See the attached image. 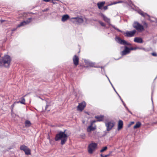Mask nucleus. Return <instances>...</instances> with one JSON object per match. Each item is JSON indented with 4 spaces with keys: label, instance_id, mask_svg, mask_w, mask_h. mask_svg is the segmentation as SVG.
<instances>
[{
    "label": "nucleus",
    "instance_id": "obj_1",
    "mask_svg": "<svg viewBox=\"0 0 157 157\" xmlns=\"http://www.w3.org/2000/svg\"><path fill=\"white\" fill-rule=\"evenodd\" d=\"M65 130L64 132L60 131L56 135L55 140L56 141H58L61 140V144L63 145L65 144L67 140L68 136L67 134L65 133Z\"/></svg>",
    "mask_w": 157,
    "mask_h": 157
},
{
    "label": "nucleus",
    "instance_id": "obj_2",
    "mask_svg": "<svg viewBox=\"0 0 157 157\" xmlns=\"http://www.w3.org/2000/svg\"><path fill=\"white\" fill-rule=\"evenodd\" d=\"M11 61L10 57L8 55H5L0 59V67H8Z\"/></svg>",
    "mask_w": 157,
    "mask_h": 157
},
{
    "label": "nucleus",
    "instance_id": "obj_3",
    "mask_svg": "<svg viewBox=\"0 0 157 157\" xmlns=\"http://www.w3.org/2000/svg\"><path fill=\"white\" fill-rule=\"evenodd\" d=\"M100 15L102 17L103 20L105 22H107L109 25L111 26L114 29L117 30V31L121 33L122 32V31L120 30L117 27H115V26H114V25H113L111 24L110 20L109 18L107 17H106L104 14L102 13H101Z\"/></svg>",
    "mask_w": 157,
    "mask_h": 157
},
{
    "label": "nucleus",
    "instance_id": "obj_4",
    "mask_svg": "<svg viewBox=\"0 0 157 157\" xmlns=\"http://www.w3.org/2000/svg\"><path fill=\"white\" fill-rule=\"evenodd\" d=\"M132 26L139 32H142L144 29L143 26L137 21H135Z\"/></svg>",
    "mask_w": 157,
    "mask_h": 157
},
{
    "label": "nucleus",
    "instance_id": "obj_5",
    "mask_svg": "<svg viewBox=\"0 0 157 157\" xmlns=\"http://www.w3.org/2000/svg\"><path fill=\"white\" fill-rule=\"evenodd\" d=\"M97 146V143L92 142L88 146V150L90 154H92Z\"/></svg>",
    "mask_w": 157,
    "mask_h": 157
},
{
    "label": "nucleus",
    "instance_id": "obj_6",
    "mask_svg": "<svg viewBox=\"0 0 157 157\" xmlns=\"http://www.w3.org/2000/svg\"><path fill=\"white\" fill-rule=\"evenodd\" d=\"M115 40L118 43L124 45H131V44L128 42L127 41L121 39L119 37H116Z\"/></svg>",
    "mask_w": 157,
    "mask_h": 157
},
{
    "label": "nucleus",
    "instance_id": "obj_7",
    "mask_svg": "<svg viewBox=\"0 0 157 157\" xmlns=\"http://www.w3.org/2000/svg\"><path fill=\"white\" fill-rule=\"evenodd\" d=\"M106 126V130L109 131L111 130L115 125V123L113 121H110L106 123L105 124Z\"/></svg>",
    "mask_w": 157,
    "mask_h": 157
},
{
    "label": "nucleus",
    "instance_id": "obj_8",
    "mask_svg": "<svg viewBox=\"0 0 157 157\" xmlns=\"http://www.w3.org/2000/svg\"><path fill=\"white\" fill-rule=\"evenodd\" d=\"M20 149L21 150L23 151L27 155H28L31 154L30 150L27 146L25 145H21L20 147Z\"/></svg>",
    "mask_w": 157,
    "mask_h": 157
},
{
    "label": "nucleus",
    "instance_id": "obj_9",
    "mask_svg": "<svg viewBox=\"0 0 157 157\" xmlns=\"http://www.w3.org/2000/svg\"><path fill=\"white\" fill-rule=\"evenodd\" d=\"M32 20V18H29L26 21H25L21 22L18 25L17 28L20 27L25 25H26L30 23Z\"/></svg>",
    "mask_w": 157,
    "mask_h": 157
},
{
    "label": "nucleus",
    "instance_id": "obj_10",
    "mask_svg": "<svg viewBox=\"0 0 157 157\" xmlns=\"http://www.w3.org/2000/svg\"><path fill=\"white\" fill-rule=\"evenodd\" d=\"M129 48L126 46L124 47V49L121 52V55L123 56L129 54L130 53Z\"/></svg>",
    "mask_w": 157,
    "mask_h": 157
},
{
    "label": "nucleus",
    "instance_id": "obj_11",
    "mask_svg": "<svg viewBox=\"0 0 157 157\" xmlns=\"http://www.w3.org/2000/svg\"><path fill=\"white\" fill-rule=\"evenodd\" d=\"M86 106V103L84 101L79 103L77 107V110L81 111L84 109Z\"/></svg>",
    "mask_w": 157,
    "mask_h": 157
},
{
    "label": "nucleus",
    "instance_id": "obj_12",
    "mask_svg": "<svg viewBox=\"0 0 157 157\" xmlns=\"http://www.w3.org/2000/svg\"><path fill=\"white\" fill-rule=\"evenodd\" d=\"M93 123H91L90 124L87 128V131L89 133V135L91 136L90 134V133L91 131H93L96 129L95 126L93 127Z\"/></svg>",
    "mask_w": 157,
    "mask_h": 157
},
{
    "label": "nucleus",
    "instance_id": "obj_13",
    "mask_svg": "<svg viewBox=\"0 0 157 157\" xmlns=\"http://www.w3.org/2000/svg\"><path fill=\"white\" fill-rule=\"evenodd\" d=\"M136 32V30H133L132 31H127L125 33V36L128 37H131L134 36V34Z\"/></svg>",
    "mask_w": 157,
    "mask_h": 157
},
{
    "label": "nucleus",
    "instance_id": "obj_14",
    "mask_svg": "<svg viewBox=\"0 0 157 157\" xmlns=\"http://www.w3.org/2000/svg\"><path fill=\"white\" fill-rule=\"evenodd\" d=\"M73 60L75 65L77 66L78 64L79 58L76 55H75L73 58Z\"/></svg>",
    "mask_w": 157,
    "mask_h": 157
},
{
    "label": "nucleus",
    "instance_id": "obj_15",
    "mask_svg": "<svg viewBox=\"0 0 157 157\" xmlns=\"http://www.w3.org/2000/svg\"><path fill=\"white\" fill-rule=\"evenodd\" d=\"M84 62L88 66V67H96L94 66L95 63H93L88 60L85 59L84 60Z\"/></svg>",
    "mask_w": 157,
    "mask_h": 157
},
{
    "label": "nucleus",
    "instance_id": "obj_16",
    "mask_svg": "<svg viewBox=\"0 0 157 157\" xmlns=\"http://www.w3.org/2000/svg\"><path fill=\"white\" fill-rule=\"evenodd\" d=\"M138 13L141 15L142 16L144 17H146L147 16L148 17H150V16L149 15L147 14V13H144L143 11H142L140 10H139L137 11Z\"/></svg>",
    "mask_w": 157,
    "mask_h": 157
},
{
    "label": "nucleus",
    "instance_id": "obj_17",
    "mask_svg": "<svg viewBox=\"0 0 157 157\" xmlns=\"http://www.w3.org/2000/svg\"><path fill=\"white\" fill-rule=\"evenodd\" d=\"M134 41L139 43H142L143 42V41L141 38L138 37H135L134 38Z\"/></svg>",
    "mask_w": 157,
    "mask_h": 157
},
{
    "label": "nucleus",
    "instance_id": "obj_18",
    "mask_svg": "<svg viewBox=\"0 0 157 157\" xmlns=\"http://www.w3.org/2000/svg\"><path fill=\"white\" fill-rule=\"evenodd\" d=\"M123 122L122 121L120 120L118 122L117 129L119 130L123 127Z\"/></svg>",
    "mask_w": 157,
    "mask_h": 157
},
{
    "label": "nucleus",
    "instance_id": "obj_19",
    "mask_svg": "<svg viewBox=\"0 0 157 157\" xmlns=\"http://www.w3.org/2000/svg\"><path fill=\"white\" fill-rule=\"evenodd\" d=\"M95 118L98 121H102L103 120L104 116L101 115L100 116H95Z\"/></svg>",
    "mask_w": 157,
    "mask_h": 157
},
{
    "label": "nucleus",
    "instance_id": "obj_20",
    "mask_svg": "<svg viewBox=\"0 0 157 157\" xmlns=\"http://www.w3.org/2000/svg\"><path fill=\"white\" fill-rule=\"evenodd\" d=\"M105 2H98L97 3V6L98 8L99 9H101L102 7L103 6Z\"/></svg>",
    "mask_w": 157,
    "mask_h": 157
},
{
    "label": "nucleus",
    "instance_id": "obj_21",
    "mask_svg": "<svg viewBox=\"0 0 157 157\" xmlns=\"http://www.w3.org/2000/svg\"><path fill=\"white\" fill-rule=\"evenodd\" d=\"M69 17L68 15H64L62 17V21L63 22H64L67 21L69 18Z\"/></svg>",
    "mask_w": 157,
    "mask_h": 157
},
{
    "label": "nucleus",
    "instance_id": "obj_22",
    "mask_svg": "<svg viewBox=\"0 0 157 157\" xmlns=\"http://www.w3.org/2000/svg\"><path fill=\"white\" fill-rule=\"evenodd\" d=\"M74 19H76L77 21L79 23H82L83 21V20L80 17H74Z\"/></svg>",
    "mask_w": 157,
    "mask_h": 157
},
{
    "label": "nucleus",
    "instance_id": "obj_23",
    "mask_svg": "<svg viewBox=\"0 0 157 157\" xmlns=\"http://www.w3.org/2000/svg\"><path fill=\"white\" fill-rule=\"evenodd\" d=\"M141 124L140 122H136V125L134 126L133 128L134 129L137 128H139L141 125Z\"/></svg>",
    "mask_w": 157,
    "mask_h": 157
},
{
    "label": "nucleus",
    "instance_id": "obj_24",
    "mask_svg": "<svg viewBox=\"0 0 157 157\" xmlns=\"http://www.w3.org/2000/svg\"><path fill=\"white\" fill-rule=\"evenodd\" d=\"M25 125L26 127H29L31 126V123L29 120H26L25 121Z\"/></svg>",
    "mask_w": 157,
    "mask_h": 157
},
{
    "label": "nucleus",
    "instance_id": "obj_25",
    "mask_svg": "<svg viewBox=\"0 0 157 157\" xmlns=\"http://www.w3.org/2000/svg\"><path fill=\"white\" fill-rule=\"evenodd\" d=\"M25 100L24 97H22L21 98V101H19L17 102V103H20L22 104H25Z\"/></svg>",
    "mask_w": 157,
    "mask_h": 157
},
{
    "label": "nucleus",
    "instance_id": "obj_26",
    "mask_svg": "<svg viewBox=\"0 0 157 157\" xmlns=\"http://www.w3.org/2000/svg\"><path fill=\"white\" fill-rule=\"evenodd\" d=\"M98 22L102 26L106 27V24L105 23L101 21H99Z\"/></svg>",
    "mask_w": 157,
    "mask_h": 157
},
{
    "label": "nucleus",
    "instance_id": "obj_27",
    "mask_svg": "<svg viewBox=\"0 0 157 157\" xmlns=\"http://www.w3.org/2000/svg\"><path fill=\"white\" fill-rule=\"evenodd\" d=\"M107 149V147L105 146L104 147H103L102 149H101L100 151L101 152H102L105 151Z\"/></svg>",
    "mask_w": 157,
    "mask_h": 157
},
{
    "label": "nucleus",
    "instance_id": "obj_28",
    "mask_svg": "<svg viewBox=\"0 0 157 157\" xmlns=\"http://www.w3.org/2000/svg\"><path fill=\"white\" fill-rule=\"evenodd\" d=\"M137 48H136V47H134V48H133V47H131L130 48H129V50H130V51L131 50H136V49H137Z\"/></svg>",
    "mask_w": 157,
    "mask_h": 157
},
{
    "label": "nucleus",
    "instance_id": "obj_29",
    "mask_svg": "<svg viewBox=\"0 0 157 157\" xmlns=\"http://www.w3.org/2000/svg\"><path fill=\"white\" fill-rule=\"evenodd\" d=\"M109 155V154L105 155L104 156H103L102 154L100 155L101 157H107Z\"/></svg>",
    "mask_w": 157,
    "mask_h": 157
},
{
    "label": "nucleus",
    "instance_id": "obj_30",
    "mask_svg": "<svg viewBox=\"0 0 157 157\" xmlns=\"http://www.w3.org/2000/svg\"><path fill=\"white\" fill-rule=\"evenodd\" d=\"M55 1H59V0H52L51 2L53 4H55L56 3V2H55Z\"/></svg>",
    "mask_w": 157,
    "mask_h": 157
},
{
    "label": "nucleus",
    "instance_id": "obj_31",
    "mask_svg": "<svg viewBox=\"0 0 157 157\" xmlns=\"http://www.w3.org/2000/svg\"><path fill=\"white\" fill-rule=\"evenodd\" d=\"M49 10V9L48 8H46V9H44V10H42V11L43 12H46V11H48V10Z\"/></svg>",
    "mask_w": 157,
    "mask_h": 157
},
{
    "label": "nucleus",
    "instance_id": "obj_32",
    "mask_svg": "<svg viewBox=\"0 0 157 157\" xmlns=\"http://www.w3.org/2000/svg\"><path fill=\"white\" fill-rule=\"evenodd\" d=\"M122 2H123L121 1H118V2H115L113 4H116L117 3H122Z\"/></svg>",
    "mask_w": 157,
    "mask_h": 157
},
{
    "label": "nucleus",
    "instance_id": "obj_33",
    "mask_svg": "<svg viewBox=\"0 0 157 157\" xmlns=\"http://www.w3.org/2000/svg\"><path fill=\"white\" fill-rule=\"evenodd\" d=\"M108 9V6H105L104 7L103 9L104 10H105Z\"/></svg>",
    "mask_w": 157,
    "mask_h": 157
},
{
    "label": "nucleus",
    "instance_id": "obj_34",
    "mask_svg": "<svg viewBox=\"0 0 157 157\" xmlns=\"http://www.w3.org/2000/svg\"><path fill=\"white\" fill-rule=\"evenodd\" d=\"M152 55L154 56H157V55L156 53L153 52L151 54Z\"/></svg>",
    "mask_w": 157,
    "mask_h": 157
},
{
    "label": "nucleus",
    "instance_id": "obj_35",
    "mask_svg": "<svg viewBox=\"0 0 157 157\" xmlns=\"http://www.w3.org/2000/svg\"><path fill=\"white\" fill-rule=\"evenodd\" d=\"M134 123V122L133 121L131 122L128 125V126L130 127L131 125Z\"/></svg>",
    "mask_w": 157,
    "mask_h": 157
},
{
    "label": "nucleus",
    "instance_id": "obj_36",
    "mask_svg": "<svg viewBox=\"0 0 157 157\" xmlns=\"http://www.w3.org/2000/svg\"><path fill=\"white\" fill-rule=\"evenodd\" d=\"M49 106V105L48 103H47L46 104V105L45 107V109L47 110V109L48 108V107Z\"/></svg>",
    "mask_w": 157,
    "mask_h": 157
},
{
    "label": "nucleus",
    "instance_id": "obj_37",
    "mask_svg": "<svg viewBox=\"0 0 157 157\" xmlns=\"http://www.w3.org/2000/svg\"><path fill=\"white\" fill-rule=\"evenodd\" d=\"M118 96L119 97L121 100V101L122 102H124V101H123V100H122V98H121V97H120V96L119 95H118Z\"/></svg>",
    "mask_w": 157,
    "mask_h": 157
},
{
    "label": "nucleus",
    "instance_id": "obj_38",
    "mask_svg": "<svg viewBox=\"0 0 157 157\" xmlns=\"http://www.w3.org/2000/svg\"><path fill=\"white\" fill-rule=\"evenodd\" d=\"M43 1L46 2H49L50 0H43Z\"/></svg>",
    "mask_w": 157,
    "mask_h": 157
},
{
    "label": "nucleus",
    "instance_id": "obj_39",
    "mask_svg": "<svg viewBox=\"0 0 157 157\" xmlns=\"http://www.w3.org/2000/svg\"><path fill=\"white\" fill-rule=\"evenodd\" d=\"M17 29V28H16V29H12V32L16 30ZM13 33V32L12 33Z\"/></svg>",
    "mask_w": 157,
    "mask_h": 157
},
{
    "label": "nucleus",
    "instance_id": "obj_40",
    "mask_svg": "<svg viewBox=\"0 0 157 157\" xmlns=\"http://www.w3.org/2000/svg\"><path fill=\"white\" fill-rule=\"evenodd\" d=\"M153 94V92L152 91V94H151V101H152V103H153V101L152 98Z\"/></svg>",
    "mask_w": 157,
    "mask_h": 157
},
{
    "label": "nucleus",
    "instance_id": "obj_41",
    "mask_svg": "<svg viewBox=\"0 0 157 157\" xmlns=\"http://www.w3.org/2000/svg\"><path fill=\"white\" fill-rule=\"evenodd\" d=\"M5 21V20H0V22H1V23H3Z\"/></svg>",
    "mask_w": 157,
    "mask_h": 157
},
{
    "label": "nucleus",
    "instance_id": "obj_42",
    "mask_svg": "<svg viewBox=\"0 0 157 157\" xmlns=\"http://www.w3.org/2000/svg\"><path fill=\"white\" fill-rule=\"evenodd\" d=\"M106 77H107V78H108V80H109V82L110 83V84H111V83H111V82H110V80L109 79V78L108 77V76H107L106 75Z\"/></svg>",
    "mask_w": 157,
    "mask_h": 157
},
{
    "label": "nucleus",
    "instance_id": "obj_43",
    "mask_svg": "<svg viewBox=\"0 0 157 157\" xmlns=\"http://www.w3.org/2000/svg\"><path fill=\"white\" fill-rule=\"evenodd\" d=\"M111 85L112 87H113V88L114 91H116V90L115 89V88H114V87L113 86V84H112V83H111Z\"/></svg>",
    "mask_w": 157,
    "mask_h": 157
},
{
    "label": "nucleus",
    "instance_id": "obj_44",
    "mask_svg": "<svg viewBox=\"0 0 157 157\" xmlns=\"http://www.w3.org/2000/svg\"><path fill=\"white\" fill-rule=\"evenodd\" d=\"M122 103H123V104L124 105V107H126V104H125V103H124V102H122Z\"/></svg>",
    "mask_w": 157,
    "mask_h": 157
},
{
    "label": "nucleus",
    "instance_id": "obj_45",
    "mask_svg": "<svg viewBox=\"0 0 157 157\" xmlns=\"http://www.w3.org/2000/svg\"><path fill=\"white\" fill-rule=\"evenodd\" d=\"M125 107V108H126V109L128 111H129V109H128V107H127V106H126V107Z\"/></svg>",
    "mask_w": 157,
    "mask_h": 157
},
{
    "label": "nucleus",
    "instance_id": "obj_46",
    "mask_svg": "<svg viewBox=\"0 0 157 157\" xmlns=\"http://www.w3.org/2000/svg\"><path fill=\"white\" fill-rule=\"evenodd\" d=\"M141 49H142L143 50H144V51H145V50H146V49L145 48H141Z\"/></svg>",
    "mask_w": 157,
    "mask_h": 157
},
{
    "label": "nucleus",
    "instance_id": "obj_47",
    "mask_svg": "<svg viewBox=\"0 0 157 157\" xmlns=\"http://www.w3.org/2000/svg\"><path fill=\"white\" fill-rule=\"evenodd\" d=\"M85 136V134H83V135H82V138H83Z\"/></svg>",
    "mask_w": 157,
    "mask_h": 157
},
{
    "label": "nucleus",
    "instance_id": "obj_48",
    "mask_svg": "<svg viewBox=\"0 0 157 157\" xmlns=\"http://www.w3.org/2000/svg\"><path fill=\"white\" fill-rule=\"evenodd\" d=\"M136 48H137V49H141V48H140V47H136Z\"/></svg>",
    "mask_w": 157,
    "mask_h": 157
},
{
    "label": "nucleus",
    "instance_id": "obj_49",
    "mask_svg": "<svg viewBox=\"0 0 157 157\" xmlns=\"http://www.w3.org/2000/svg\"><path fill=\"white\" fill-rule=\"evenodd\" d=\"M130 114H132V113L131 112V111H130L129 110V111H128Z\"/></svg>",
    "mask_w": 157,
    "mask_h": 157
},
{
    "label": "nucleus",
    "instance_id": "obj_50",
    "mask_svg": "<svg viewBox=\"0 0 157 157\" xmlns=\"http://www.w3.org/2000/svg\"><path fill=\"white\" fill-rule=\"evenodd\" d=\"M115 92H116V93H117V94L118 95H118H119L117 93V91L116 90V91H115Z\"/></svg>",
    "mask_w": 157,
    "mask_h": 157
},
{
    "label": "nucleus",
    "instance_id": "obj_51",
    "mask_svg": "<svg viewBox=\"0 0 157 157\" xmlns=\"http://www.w3.org/2000/svg\"><path fill=\"white\" fill-rule=\"evenodd\" d=\"M13 107H14V104H13V105H12V108H13Z\"/></svg>",
    "mask_w": 157,
    "mask_h": 157
},
{
    "label": "nucleus",
    "instance_id": "obj_52",
    "mask_svg": "<svg viewBox=\"0 0 157 157\" xmlns=\"http://www.w3.org/2000/svg\"><path fill=\"white\" fill-rule=\"evenodd\" d=\"M157 78V76L155 77L154 80H155Z\"/></svg>",
    "mask_w": 157,
    "mask_h": 157
},
{
    "label": "nucleus",
    "instance_id": "obj_53",
    "mask_svg": "<svg viewBox=\"0 0 157 157\" xmlns=\"http://www.w3.org/2000/svg\"><path fill=\"white\" fill-rule=\"evenodd\" d=\"M108 27H106V29H108Z\"/></svg>",
    "mask_w": 157,
    "mask_h": 157
}]
</instances>
